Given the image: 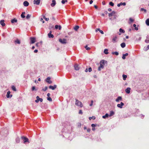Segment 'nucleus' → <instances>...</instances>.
Segmentation results:
<instances>
[{
	"label": "nucleus",
	"mask_w": 149,
	"mask_h": 149,
	"mask_svg": "<svg viewBox=\"0 0 149 149\" xmlns=\"http://www.w3.org/2000/svg\"><path fill=\"white\" fill-rule=\"evenodd\" d=\"M63 125L64 126V127L61 131L63 133V136L65 138H67L68 137L69 140L71 141L72 139H70L69 135L71 131L72 130V128L70 123L69 122H66L63 123Z\"/></svg>",
	"instance_id": "nucleus-1"
},
{
	"label": "nucleus",
	"mask_w": 149,
	"mask_h": 149,
	"mask_svg": "<svg viewBox=\"0 0 149 149\" xmlns=\"http://www.w3.org/2000/svg\"><path fill=\"white\" fill-rule=\"evenodd\" d=\"M75 104L78 106L79 108H81L83 106V104L82 102L77 99L76 100Z\"/></svg>",
	"instance_id": "nucleus-2"
},
{
	"label": "nucleus",
	"mask_w": 149,
	"mask_h": 149,
	"mask_svg": "<svg viewBox=\"0 0 149 149\" xmlns=\"http://www.w3.org/2000/svg\"><path fill=\"white\" fill-rule=\"evenodd\" d=\"M21 138L23 140V142L25 144L27 142L29 143V139L27 137L22 136L21 137Z\"/></svg>",
	"instance_id": "nucleus-3"
},
{
	"label": "nucleus",
	"mask_w": 149,
	"mask_h": 149,
	"mask_svg": "<svg viewBox=\"0 0 149 149\" xmlns=\"http://www.w3.org/2000/svg\"><path fill=\"white\" fill-rule=\"evenodd\" d=\"M30 43L33 44L36 41V38L34 37H31L30 38Z\"/></svg>",
	"instance_id": "nucleus-4"
},
{
	"label": "nucleus",
	"mask_w": 149,
	"mask_h": 149,
	"mask_svg": "<svg viewBox=\"0 0 149 149\" xmlns=\"http://www.w3.org/2000/svg\"><path fill=\"white\" fill-rule=\"evenodd\" d=\"M59 41L62 44H65L66 43V40L65 39L60 38L59 40Z\"/></svg>",
	"instance_id": "nucleus-5"
},
{
	"label": "nucleus",
	"mask_w": 149,
	"mask_h": 149,
	"mask_svg": "<svg viewBox=\"0 0 149 149\" xmlns=\"http://www.w3.org/2000/svg\"><path fill=\"white\" fill-rule=\"evenodd\" d=\"M124 104L123 102H121L120 104H118L117 105V106L118 107L120 108H122L123 106H124Z\"/></svg>",
	"instance_id": "nucleus-6"
},
{
	"label": "nucleus",
	"mask_w": 149,
	"mask_h": 149,
	"mask_svg": "<svg viewBox=\"0 0 149 149\" xmlns=\"http://www.w3.org/2000/svg\"><path fill=\"white\" fill-rule=\"evenodd\" d=\"M50 79L51 78L50 77H47V78L46 79V82L49 84H51L52 82V81L50 80Z\"/></svg>",
	"instance_id": "nucleus-7"
},
{
	"label": "nucleus",
	"mask_w": 149,
	"mask_h": 149,
	"mask_svg": "<svg viewBox=\"0 0 149 149\" xmlns=\"http://www.w3.org/2000/svg\"><path fill=\"white\" fill-rule=\"evenodd\" d=\"M40 0H34L33 3L34 4L38 5L40 4Z\"/></svg>",
	"instance_id": "nucleus-8"
},
{
	"label": "nucleus",
	"mask_w": 149,
	"mask_h": 149,
	"mask_svg": "<svg viewBox=\"0 0 149 149\" xmlns=\"http://www.w3.org/2000/svg\"><path fill=\"white\" fill-rule=\"evenodd\" d=\"M122 97L121 96H118L116 99L115 101L116 102H118L120 101H122Z\"/></svg>",
	"instance_id": "nucleus-9"
},
{
	"label": "nucleus",
	"mask_w": 149,
	"mask_h": 149,
	"mask_svg": "<svg viewBox=\"0 0 149 149\" xmlns=\"http://www.w3.org/2000/svg\"><path fill=\"white\" fill-rule=\"evenodd\" d=\"M57 87V86L54 85V86H50L49 87V88L51 89L52 90H54Z\"/></svg>",
	"instance_id": "nucleus-10"
},
{
	"label": "nucleus",
	"mask_w": 149,
	"mask_h": 149,
	"mask_svg": "<svg viewBox=\"0 0 149 149\" xmlns=\"http://www.w3.org/2000/svg\"><path fill=\"white\" fill-rule=\"evenodd\" d=\"M10 91H8L6 95V97L7 98L11 97H12V95H10Z\"/></svg>",
	"instance_id": "nucleus-11"
},
{
	"label": "nucleus",
	"mask_w": 149,
	"mask_h": 149,
	"mask_svg": "<svg viewBox=\"0 0 149 149\" xmlns=\"http://www.w3.org/2000/svg\"><path fill=\"white\" fill-rule=\"evenodd\" d=\"M106 63L107 64V61H105L104 60H101L100 63L102 64H103V65H104V64Z\"/></svg>",
	"instance_id": "nucleus-12"
},
{
	"label": "nucleus",
	"mask_w": 149,
	"mask_h": 149,
	"mask_svg": "<svg viewBox=\"0 0 149 149\" xmlns=\"http://www.w3.org/2000/svg\"><path fill=\"white\" fill-rule=\"evenodd\" d=\"M48 37L49 38H53L54 37V35L52 34V31H50L48 34Z\"/></svg>",
	"instance_id": "nucleus-13"
},
{
	"label": "nucleus",
	"mask_w": 149,
	"mask_h": 149,
	"mask_svg": "<svg viewBox=\"0 0 149 149\" xmlns=\"http://www.w3.org/2000/svg\"><path fill=\"white\" fill-rule=\"evenodd\" d=\"M130 88L129 87H128L125 90V91L127 93L129 94L130 93Z\"/></svg>",
	"instance_id": "nucleus-14"
},
{
	"label": "nucleus",
	"mask_w": 149,
	"mask_h": 149,
	"mask_svg": "<svg viewBox=\"0 0 149 149\" xmlns=\"http://www.w3.org/2000/svg\"><path fill=\"white\" fill-rule=\"evenodd\" d=\"M56 4V2L55 0H53L52 1V3L51 4V6L52 7L54 6Z\"/></svg>",
	"instance_id": "nucleus-15"
},
{
	"label": "nucleus",
	"mask_w": 149,
	"mask_h": 149,
	"mask_svg": "<svg viewBox=\"0 0 149 149\" xmlns=\"http://www.w3.org/2000/svg\"><path fill=\"white\" fill-rule=\"evenodd\" d=\"M126 4L125 2L122 3V2H120V3L118 4H117V6L118 7H119L120 6L123 5V6H125L126 5Z\"/></svg>",
	"instance_id": "nucleus-16"
},
{
	"label": "nucleus",
	"mask_w": 149,
	"mask_h": 149,
	"mask_svg": "<svg viewBox=\"0 0 149 149\" xmlns=\"http://www.w3.org/2000/svg\"><path fill=\"white\" fill-rule=\"evenodd\" d=\"M4 21L3 20H1L0 21V23L2 26H5V24L4 22Z\"/></svg>",
	"instance_id": "nucleus-17"
},
{
	"label": "nucleus",
	"mask_w": 149,
	"mask_h": 149,
	"mask_svg": "<svg viewBox=\"0 0 149 149\" xmlns=\"http://www.w3.org/2000/svg\"><path fill=\"white\" fill-rule=\"evenodd\" d=\"M23 5L25 6H27L29 5V2L27 1H24L23 3Z\"/></svg>",
	"instance_id": "nucleus-18"
},
{
	"label": "nucleus",
	"mask_w": 149,
	"mask_h": 149,
	"mask_svg": "<svg viewBox=\"0 0 149 149\" xmlns=\"http://www.w3.org/2000/svg\"><path fill=\"white\" fill-rule=\"evenodd\" d=\"M55 28L56 29H58L59 30H60L61 28V26L60 25H56L55 26Z\"/></svg>",
	"instance_id": "nucleus-19"
},
{
	"label": "nucleus",
	"mask_w": 149,
	"mask_h": 149,
	"mask_svg": "<svg viewBox=\"0 0 149 149\" xmlns=\"http://www.w3.org/2000/svg\"><path fill=\"white\" fill-rule=\"evenodd\" d=\"M116 12L114 11H112V12L111 13H109V17H111Z\"/></svg>",
	"instance_id": "nucleus-20"
},
{
	"label": "nucleus",
	"mask_w": 149,
	"mask_h": 149,
	"mask_svg": "<svg viewBox=\"0 0 149 149\" xmlns=\"http://www.w3.org/2000/svg\"><path fill=\"white\" fill-rule=\"evenodd\" d=\"M128 55V53H126L124 54H123L122 58L123 59H125V56H127Z\"/></svg>",
	"instance_id": "nucleus-21"
},
{
	"label": "nucleus",
	"mask_w": 149,
	"mask_h": 149,
	"mask_svg": "<svg viewBox=\"0 0 149 149\" xmlns=\"http://www.w3.org/2000/svg\"><path fill=\"white\" fill-rule=\"evenodd\" d=\"M39 101H40L41 102H42L43 101L42 99V98L39 99H36V100H35V102L36 103H38Z\"/></svg>",
	"instance_id": "nucleus-22"
},
{
	"label": "nucleus",
	"mask_w": 149,
	"mask_h": 149,
	"mask_svg": "<svg viewBox=\"0 0 149 149\" xmlns=\"http://www.w3.org/2000/svg\"><path fill=\"white\" fill-rule=\"evenodd\" d=\"M109 116V115L108 113H107L105 115L103 116L102 117L103 118L105 119L106 118H108Z\"/></svg>",
	"instance_id": "nucleus-23"
},
{
	"label": "nucleus",
	"mask_w": 149,
	"mask_h": 149,
	"mask_svg": "<svg viewBox=\"0 0 149 149\" xmlns=\"http://www.w3.org/2000/svg\"><path fill=\"white\" fill-rule=\"evenodd\" d=\"M17 22V20L15 18L12 19L11 21V22L12 23H14L15 22Z\"/></svg>",
	"instance_id": "nucleus-24"
},
{
	"label": "nucleus",
	"mask_w": 149,
	"mask_h": 149,
	"mask_svg": "<svg viewBox=\"0 0 149 149\" xmlns=\"http://www.w3.org/2000/svg\"><path fill=\"white\" fill-rule=\"evenodd\" d=\"M145 42L147 43H149V36H147L146 39L145 40Z\"/></svg>",
	"instance_id": "nucleus-25"
},
{
	"label": "nucleus",
	"mask_w": 149,
	"mask_h": 149,
	"mask_svg": "<svg viewBox=\"0 0 149 149\" xmlns=\"http://www.w3.org/2000/svg\"><path fill=\"white\" fill-rule=\"evenodd\" d=\"M79 69L78 65L75 64V70H78Z\"/></svg>",
	"instance_id": "nucleus-26"
},
{
	"label": "nucleus",
	"mask_w": 149,
	"mask_h": 149,
	"mask_svg": "<svg viewBox=\"0 0 149 149\" xmlns=\"http://www.w3.org/2000/svg\"><path fill=\"white\" fill-rule=\"evenodd\" d=\"M120 46L122 48H123L125 47V42H123L120 44Z\"/></svg>",
	"instance_id": "nucleus-27"
},
{
	"label": "nucleus",
	"mask_w": 149,
	"mask_h": 149,
	"mask_svg": "<svg viewBox=\"0 0 149 149\" xmlns=\"http://www.w3.org/2000/svg\"><path fill=\"white\" fill-rule=\"evenodd\" d=\"M114 112L113 111H110V114H109V116H111L114 114Z\"/></svg>",
	"instance_id": "nucleus-28"
},
{
	"label": "nucleus",
	"mask_w": 149,
	"mask_h": 149,
	"mask_svg": "<svg viewBox=\"0 0 149 149\" xmlns=\"http://www.w3.org/2000/svg\"><path fill=\"white\" fill-rule=\"evenodd\" d=\"M129 20V22L128 23L129 24H130L132 22L134 21V20L132 19L131 18H130Z\"/></svg>",
	"instance_id": "nucleus-29"
},
{
	"label": "nucleus",
	"mask_w": 149,
	"mask_h": 149,
	"mask_svg": "<svg viewBox=\"0 0 149 149\" xmlns=\"http://www.w3.org/2000/svg\"><path fill=\"white\" fill-rule=\"evenodd\" d=\"M146 23L147 26H149V18L146 20Z\"/></svg>",
	"instance_id": "nucleus-30"
},
{
	"label": "nucleus",
	"mask_w": 149,
	"mask_h": 149,
	"mask_svg": "<svg viewBox=\"0 0 149 149\" xmlns=\"http://www.w3.org/2000/svg\"><path fill=\"white\" fill-rule=\"evenodd\" d=\"M108 50L107 49H105L104 50V53L106 54H108L109 52H108Z\"/></svg>",
	"instance_id": "nucleus-31"
},
{
	"label": "nucleus",
	"mask_w": 149,
	"mask_h": 149,
	"mask_svg": "<svg viewBox=\"0 0 149 149\" xmlns=\"http://www.w3.org/2000/svg\"><path fill=\"white\" fill-rule=\"evenodd\" d=\"M15 42L19 44L20 43V41L19 40L17 39L15 41Z\"/></svg>",
	"instance_id": "nucleus-32"
},
{
	"label": "nucleus",
	"mask_w": 149,
	"mask_h": 149,
	"mask_svg": "<svg viewBox=\"0 0 149 149\" xmlns=\"http://www.w3.org/2000/svg\"><path fill=\"white\" fill-rule=\"evenodd\" d=\"M112 54H115L116 56H118L119 54L118 52H113Z\"/></svg>",
	"instance_id": "nucleus-33"
},
{
	"label": "nucleus",
	"mask_w": 149,
	"mask_h": 149,
	"mask_svg": "<svg viewBox=\"0 0 149 149\" xmlns=\"http://www.w3.org/2000/svg\"><path fill=\"white\" fill-rule=\"evenodd\" d=\"M15 141L17 143H18L20 142V139L18 137H17Z\"/></svg>",
	"instance_id": "nucleus-34"
},
{
	"label": "nucleus",
	"mask_w": 149,
	"mask_h": 149,
	"mask_svg": "<svg viewBox=\"0 0 149 149\" xmlns=\"http://www.w3.org/2000/svg\"><path fill=\"white\" fill-rule=\"evenodd\" d=\"M117 38V36H116L114 38H113L112 41L113 42H116Z\"/></svg>",
	"instance_id": "nucleus-35"
},
{
	"label": "nucleus",
	"mask_w": 149,
	"mask_h": 149,
	"mask_svg": "<svg viewBox=\"0 0 149 149\" xmlns=\"http://www.w3.org/2000/svg\"><path fill=\"white\" fill-rule=\"evenodd\" d=\"M119 31L120 32L122 33H125V31L121 28H120L119 29Z\"/></svg>",
	"instance_id": "nucleus-36"
},
{
	"label": "nucleus",
	"mask_w": 149,
	"mask_h": 149,
	"mask_svg": "<svg viewBox=\"0 0 149 149\" xmlns=\"http://www.w3.org/2000/svg\"><path fill=\"white\" fill-rule=\"evenodd\" d=\"M133 26H134V29L135 30H138V27H136V24H134L133 25Z\"/></svg>",
	"instance_id": "nucleus-37"
},
{
	"label": "nucleus",
	"mask_w": 149,
	"mask_h": 149,
	"mask_svg": "<svg viewBox=\"0 0 149 149\" xmlns=\"http://www.w3.org/2000/svg\"><path fill=\"white\" fill-rule=\"evenodd\" d=\"M123 79L124 80H126V78L127 77V76L126 75H125V74H123Z\"/></svg>",
	"instance_id": "nucleus-38"
},
{
	"label": "nucleus",
	"mask_w": 149,
	"mask_h": 149,
	"mask_svg": "<svg viewBox=\"0 0 149 149\" xmlns=\"http://www.w3.org/2000/svg\"><path fill=\"white\" fill-rule=\"evenodd\" d=\"M79 28V26L78 25L75 26V31H77Z\"/></svg>",
	"instance_id": "nucleus-39"
},
{
	"label": "nucleus",
	"mask_w": 149,
	"mask_h": 149,
	"mask_svg": "<svg viewBox=\"0 0 149 149\" xmlns=\"http://www.w3.org/2000/svg\"><path fill=\"white\" fill-rule=\"evenodd\" d=\"M12 89L13 91H16V88L14 86H12Z\"/></svg>",
	"instance_id": "nucleus-40"
},
{
	"label": "nucleus",
	"mask_w": 149,
	"mask_h": 149,
	"mask_svg": "<svg viewBox=\"0 0 149 149\" xmlns=\"http://www.w3.org/2000/svg\"><path fill=\"white\" fill-rule=\"evenodd\" d=\"M47 99L49 101L52 102V99L50 97H47Z\"/></svg>",
	"instance_id": "nucleus-41"
},
{
	"label": "nucleus",
	"mask_w": 149,
	"mask_h": 149,
	"mask_svg": "<svg viewBox=\"0 0 149 149\" xmlns=\"http://www.w3.org/2000/svg\"><path fill=\"white\" fill-rule=\"evenodd\" d=\"M31 16V15L29 14H27V15L26 16V19H28L30 18Z\"/></svg>",
	"instance_id": "nucleus-42"
},
{
	"label": "nucleus",
	"mask_w": 149,
	"mask_h": 149,
	"mask_svg": "<svg viewBox=\"0 0 149 149\" xmlns=\"http://www.w3.org/2000/svg\"><path fill=\"white\" fill-rule=\"evenodd\" d=\"M68 2L67 0H62L61 1V3L62 4H64L65 2Z\"/></svg>",
	"instance_id": "nucleus-43"
},
{
	"label": "nucleus",
	"mask_w": 149,
	"mask_h": 149,
	"mask_svg": "<svg viewBox=\"0 0 149 149\" xmlns=\"http://www.w3.org/2000/svg\"><path fill=\"white\" fill-rule=\"evenodd\" d=\"M109 4L110 5L112 6H113L114 5V3L112 1L110 2Z\"/></svg>",
	"instance_id": "nucleus-44"
},
{
	"label": "nucleus",
	"mask_w": 149,
	"mask_h": 149,
	"mask_svg": "<svg viewBox=\"0 0 149 149\" xmlns=\"http://www.w3.org/2000/svg\"><path fill=\"white\" fill-rule=\"evenodd\" d=\"M141 37H139L138 39L137 38H136V39L135 40L136 41H140L141 40Z\"/></svg>",
	"instance_id": "nucleus-45"
},
{
	"label": "nucleus",
	"mask_w": 149,
	"mask_h": 149,
	"mask_svg": "<svg viewBox=\"0 0 149 149\" xmlns=\"http://www.w3.org/2000/svg\"><path fill=\"white\" fill-rule=\"evenodd\" d=\"M85 49H86L87 50H88L90 49H91V48L90 47H88L87 46V45H86L85 47Z\"/></svg>",
	"instance_id": "nucleus-46"
},
{
	"label": "nucleus",
	"mask_w": 149,
	"mask_h": 149,
	"mask_svg": "<svg viewBox=\"0 0 149 149\" xmlns=\"http://www.w3.org/2000/svg\"><path fill=\"white\" fill-rule=\"evenodd\" d=\"M95 116H93L92 117H90L89 118V119L91 120L92 119H93V120H95Z\"/></svg>",
	"instance_id": "nucleus-47"
},
{
	"label": "nucleus",
	"mask_w": 149,
	"mask_h": 149,
	"mask_svg": "<svg viewBox=\"0 0 149 149\" xmlns=\"http://www.w3.org/2000/svg\"><path fill=\"white\" fill-rule=\"evenodd\" d=\"M100 67L101 68H104V65H103V64H101L100 63Z\"/></svg>",
	"instance_id": "nucleus-48"
},
{
	"label": "nucleus",
	"mask_w": 149,
	"mask_h": 149,
	"mask_svg": "<svg viewBox=\"0 0 149 149\" xmlns=\"http://www.w3.org/2000/svg\"><path fill=\"white\" fill-rule=\"evenodd\" d=\"M47 89V86H45V88H43L42 90L44 91H46Z\"/></svg>",
	"instance_id": "nucleus-49"
},
{
	"label": "nucleus",
	"mask_w": 149,
	"mask_h": 149,
	"mask_svg": "<svg viewBox=\"0 0 149 149\" xmlns=\"http://www.w3.org/2000/svg\"><path fill=\"white\" fill-rule=\"evenodd\" d=\"M34 90H36V89L35 87V86H33L32 88V91H34Z\"/></svg>",
	"instance_id": "nucleus-50"
},
{
	"label": "nucleus",
	"mask_w": 149,
	"mask_h": 149,
	"mask_svg": "<svg viewBox=\"0 0 149 149\" xmlns=\"http://www.w3.org/2000/svg\"><path fill=\"white\" fill-rule=\"evenodd\" d=\"M149 49L147 47H145L144 48V50L145 51H147Z\"/></svg>",
	"instance_id": "nucleus-51"
},
{
	"label": "nucleus",
	"mask_w": 149,
	"mask_h": 149,
	"mask_svg": "<svg viewBox=\"0 0 149 149\" xmlns=\"http://www.w3.org/2000/svg\"><path fill=\"white\" fill-rule=\"evenodd\" d=\"M79 113L81 114H83V112L81 110H79Z\"/></svg>",
	"instance_id": "nucleus-52"
},
{
	"label": "nucleus",
	"mask_w": 149,
	"mask_h": 149,
	"mask_svg": "<svg viewBox=\"0 0 149 149\" xmlns=\"http://www.w3.org/2000/svg\"><path fill=\"white\" fill-rule=\"evenodd\" d=\"M92 69L91 67H90L88 68V71L89 72H90L92 71Z\"/></svg>",
	"instance_id": "nucleus-53"
},
{
	"label": "nucleus",
	"mask_w": 149,
	"mask_h": 149,
	"mask_svg": "<svg viewBox=\"0 0 149 149\" xmlns=\"http://www.w3.org/2000/svg\"><path fill=\"white\" fill-rule=\"evenodd\" d=\"M141 11H144L145 12H146V9H144L143 8H141Z\"/></svg>",
	"instance_id": "nucleus-54"
},
{
	"label": "nucleus",
	"mask_w": 149,
	"mask_h": 149,
	"mask_svg": "<svg viewBox=\"0 0 149 149\" xmlns=\"http://www.w3.org/2000/svg\"><path fill=\"white\" fill-rule=\"evenodd\" d=\"M93 100H91V103L89 105L90 106H92L93 105Z\"/></svg>",
	"instance_id": "nucleus-55"
},
{
	"label": "nucleus",
	"mask_w": 149,
	"mask_h": 149,
	"mask_svg": "<svg viewBox=\"0 0 149 149\" xmlns=\"http://www.w3.org/2000/svg\"><path fill=\"white\" fill-rule=\"evenodd\" d=\"M96 125L95 124H91V125L93 127H95Z\"/></svg>",
	"instance_id": "nucleus-56"
},
{
	"label": "nucleus",
	"mask_w": 149,
	"mask_h": 149,
	"mask_svg": "<svg viewBox=\"0 0 149 149\" xmlns=\"http://www.w3.org/2000/svg\"><path fill=\"white\" fill-rule=\"evenodd\" d=\"M21 16L22 18H24L25 17L24 15H23L22 14H21Z\"/></svg>",
	"instance_id": "nucleus-57"
},
{
	"label": "nucleus",
	"mask_w": 149,
	"mask_h": 149,
	"mask_svg": "<svg viewBox=\"0 0 149 149\" xmlns=\"http://www.w3.org/2000/svg\"><path fill=\"white\" fill-rule=\"evenodd\" d=\"M91 129H90L88 128H87V131L88 132H90Z\"/></svg>",
	"instance_id": "nucleus-58"
},
{
	"label": "nucleus",
	"mask_w": 149,
	"mask_h": 149,
	"mask_svg": "<svg viewBox=\"0 0 149 149\" xmlns=\"http://www.w3.org/2000/svg\"><path fill=\"white\" fill-rule=\"evenodd\" d=\"M40 21H41L43 23L45 22V21H44V20H43V19L42 18H40Z\"/></svg>",
	"instance_id": "nucleus-59"
},
{
	"label": "nucleus",
	"mask_w": 149,
	"mask_h": 149,
	"mask_svg": "<svg viewBox=\"0 0 149 149\" xmlns=\"http://www.w3.org/2000/svg\"><path fill=\"white\" fill-rule=\"evenodd\" d=\"M100 33H101L102 34H104V33L103 31L102 30H100Z\"/></svg>",
	"instance_id": "nucleus-60"
},
{
	"label": "nucleus",
	"mask_w": 149,
	"mask_h": 149,
	"mask_svg": "<svg viewBox=\"0 0 149 149\" xmlns=\"http://www.w3.org/2000/svg\"><path fill=\"white\" fill-rule=\"evenodd\" d=\"M44 19L46 21H48L49 20V18H44Z\"/></svg>",
	"instance_id": "nucleus-61"
},
{
	"label": "nucleus",
	"mask_w": 149,
	"mask_h": 149,
	"mask_svg": "<svg viewBox=\"0 0 149 149\" xmlns=\"http://www.w3.org/2000/svg\"><path fill=\"white\" fill-rule=\"evenodd\" d=\"M78 126L79 127H81V124L80 123H78Z\"/></svg>",
	"instance_id": "nucleus-62"
},
{
	"label": "nucleus",
	"mask_w": 149,
	"mask_h": 149,
	"mask_svg": "<svg viewBox=\"0 0 149 149\" xmlns=\"http://www.w3.org/2000/svg\"><path fill=\"white\" fill-rule=\"evenodd\" d=\"M38 52V50L37 49H35L34 51V52L35 53H37Z\"/></svg>",
	"instance_id": "nucleus-63"
},
{
	"label": "nucleus",
	"mask_w": 149,
	"mask_h": 149,
	"mask_svg": "<svg viewBox=\"0 0 149 149\" xmlns=\"http://www.w3.org/2000/svg\"><path fill=\"white\" fill-rule=\"evenodd\" d=\"M93 0H91L89 2L90 4H91L93 3Z\"/></svg>",
	"instance_id": "nucleus-64"
}]
</instances>
